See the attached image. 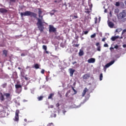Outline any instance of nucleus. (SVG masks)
<instances>
[{
    "label": "nucleus",
    "mask_w": 126,
    "mask_h": 126,
    "mask_svg": "<svg viewBox=\"0 0 126 126\" xmlns=\"http://www.w3.org/2000/svg\"><path fill=\"white\" fill-rule=\"evenodd\" d=\"M123 47L126 48V45H124Z\"/></svg>",
    "instance_id": "3c124183"
},
{
    "label": "nucleus",
    "mask_w": 126,
    "mask_h": 126,
    "mask_svg": "<svg viewBox=\"0 0 126 126\" xmlns=\"http://www.w3.org/2000/svg\"><path fill=\"white\" fill-rule=\"evenodd\" d=\"M95 45H96V46H97V47L100 46V43H99V42L96 43Z\"/></svg>",
    "instance_id": "7c9ffc66"
},
{
    "label": "nucleus",
    "mask_w": 126,
    "mask_h": 126,
    "mask_svg": "<svg viewBox=\"0 0 126 126\" xmlns=\"http://www.w3.org/2000/svg\"><path fill=\"white\" fill-rule=\"evenodd\" d=\"M91 75L89 74H86L83 76V78L84 80H87L90 77Z\"/></svg>",
    "instance_id": "423d86ee"
},
{
    "label": "nucleus",
    "mask_w": 126,
    "mask_h": 126,
    "mask_svg": "<svg viewBox=\"0 0 126 126\" xmlns=\"http://www.w3.org/2000/svg\"><path fill=\"white\" fill-rule=\"evenodd\" d=\"M43 96H40L38 97V99L39 101L42 100L43 99Z\"/></svg>",
    "instance_id": "5701e85b"
},
{
    "label": "nucleus",
    "mask_w": 126,
    "mask_h": 126,
    "mask_svg": "<svg viewBox=\"0 0 126 126\" xmlns=\"http://www.w3.org/2000/svg\"><path fill=\"white\" fill-rule=\"evenodd\" d=\"M97 19L96 18H95V24L97 23Z\"/></svg>",
    "instance_id": "79ce46f5"
},
{
    "label": "nucleus",
    "mask_w": 126,
    "mask_h": 126,
    "mask_svg": "<svg viewBox=\"0 0 126 126\" xmlns=\"http://www.w3.org/2000/svg\"><path fill=\"white\" fill-rule=\"evenodd\" d=\"M97 50L99 52L101 51V47H100V46H99L98 47H97Z\"/></svg>",
    "instance_id": "bb28decb"
},
{
    "label": "nucleus",
    "mask_w": 126,
    "mask_h": 126,
    "mask_svg": "<svg viewBox=\"0 0 126 126\" xmlns=\"http://www.w3.org/2000/svg\"><path fill=\"white\" fill-rule=\"evenodd\" d=\"M95 62V59L94 58H91L88 60V62L90 63H94Z\"/></svg>",
    "instance_id": "6e6552de"
},
{
    "label": "nucleus",
    "mask_w": 126,
    "mask_h": 126,
    "mask_svg": "<svg viewBox=\"0 0 126 126\" xmlns=\"http://www.w3.org/2000/svg\"><path fill=\"white\" fill-rule=\"evenodd\" d=\"M104 12H105V13H106V12H107V10H106V9L105 10Z\"/></svg>",
    "instance_id": "5fc2aeb1"
},
{
    "label": "nucleus",
    "mask_w": 126,
    "mask_h": 126,
    "mask_svg": "<svg viewBox=\"0 0 126 126\" xmlns=\"http://www.w3.org/2000/svg\"><path fill=\"white\" fill-rule=\"evenodd\" d=\"M50 108H54V106L53 105H51V106H50Z\"/></svg>",
    "instance_id": "a18cd8bd"
},
{
    "label": "nucleus",
    "mask_w": 126,
    "mask_h": 126,
    "mask_svg": "<svg viewBox=\"0 0 126 126\" xmlns=\"http://www.w3.org/2000/svg\"><path fill=\"white\" fill-rule=\"evenodd\" d=\"M79 46V44H75L74 45V46L75 47H78Z\"/></svg>",
    "instance_id": "e433bc0d"
},
{
    "label": "nucleus",
    "mask_w": 126,
    "mask_h": 126,
    "mask_svg": "<svg viewBox=\"0 0 126 126\" xmlns=\"http://www.w3.org/2000/svg\"><path fill=\"white\" fill-rule=\"evenodd\" d=\"M20 113V111L19 110H16L15 112V118L14 119V121L15 122H18L19 121V114Z\"/></svg>",
    "instance_id": "f03ea898"
},
{
    "label": "nucleus",
    "mask_w": 126,
    "mask_h": 126,
    "mask_svg": "<svg viewBox=\"0 0 126 126\" xmlns=\"http://www.w3.org/2000/svg\"><path fill=\"white\" fill-rule=\"evenodd\" d=\"M42 13V12L40 9V8H38V17L39 18H37V14L33 13V12H31V11H26V12H24V13H21L20 15L21 17H23V16H31V17H33L34 18L37 19V26L38 28L39 29V30L40 31V32H43V30L44 29L43 24L45 23L44 22V21L43 20V16H41V14Z\"/></svg>",
    "instance_id": "f257e3e1"
},
{
    "label": "nucleus",
    "mask_w": 126,
    "mask_h": 126,
    "mask_svg": "<svg viewBox=\"0 0 126 126\" xmlns=\"http://www.w3.org/2000/svg\"><path fill=\"white\" fill-rule=\"evenodd\" d=\"M121 31H122V29H118L116 30V32H120Z\"/></svg>",
    "instance_id": "cd10ccee"
},
{
    "label": "nucleus",
    "mask_w": 126,
    "mask_h": 126,
    "mask_svg": "<svg viewBox=\"0 0 126 126\" xmlns=\"http://www.w3.org/2000/svg\"><path fill=\"white\" fill-rule=\"evenodd\" d=\"M47 126H54V125L52 123H51L49 124Z\"/></svg>",
    "instance_id": "c756f323"
},
{
    "label": "nucleus",
    "mask_w": 126,
    "mask_h": 126,
    "mask_svg": "<svg viewBox=\"0 0 126 126\" xmlns=\"http://www.w3.org/2000/svg\"><path fill=\"white\" fill-rule=\"evenodd\" d=\"M84 53L83 51L82 50H80L79 51V56H82L84 55Z\"/></svg>",
    "instance_id": "f8f14e48"
},
{
    "label": "nucleus",
    "mask_w": 126,
    "mask_h": 126,
    "mask_svg": "<svg viewBox=\"0 0 126 126\" xmlns=\"http://www.w3.org/2000/svg\"><path fill=\"white\" fill-rule=\"evenodd\" d=\"M104 47H108V45L107 44H105L104 45Z\"/></svg>",
    "instance_id": "f704fd0d"
},
{
    "label": "nucleus",
    "mask_w": 126,
    "mask_h": 126,
    "mask_svg": "<svg viewBox=\"0 0 126 126\" xmlns=\"http://www.w3.org/2000/svg\"><path fill=\"white\" fill-rule=\"evenodd\" d=\"M89 91V90L87 88H85L84 90L83 91V93H82V97H84L85 96L86 93Z\"/></svg>",
    "instance_id": "1a4fd4ad"
},
{
    "label": "nucleus",
    "mask_w": 126,
    "mask_h": 126,
    "mask_svg": "<svg viewBox=\"0 0 126 126\" xmlns=\"http://www.w3.org/2000/svg\"><path fill=\"white\" fill-rule=\"evenodd\" d=\"M4 95L6 96V98H8V97H9L10 95V94L8 93H5L4 94Z\"/></svg>",
    "instance_id": "f3484780"
},
{
    "label": "nucleus",
    "mask_w": 126,
    "mask_h": 126,
    "mask_svg": "<svg viewBox=\"0 0 126 126\" xmlns=\"http://www.w3.org/2000/svg\"><path fill=\"white\" fill-rule=\"evenodd\" d=\"M55 1V2H57V1Z\"/></svg>",
    "instance_id": "680f3d73"
},
{
    "label": "nucleus",
    "mask_w": 126,
    "mask_h": 126,
    "mask_svg": "<svg viewBox=\"0 0 126 126\" xmlns=\"http://www.w3.org/2000/svg\"><path fill=\"white\" fill-rule=\"evenodd\" d=\"M110 50H111V49H114V48H113L111 47V48H110Z\"/></svg>",
    "instance_id": "6e6d98bb"
},
{
    "label": "nucleus",
    "mask_w": 126,
    "mask_h": 126,
    "mask_svg": "<svg viewBox=\"0 0 126 126\" xmlns=\"http://www.w3.org/2000/svg\"><path fill=\"white\" fill-rule=\"evenodd\" d=\"M106 39V38H102V41H103V42H104Z\"/></svg>",
    "instance_id": "a19ab883"
},
{
    "label": "nucleus",
    "mask_w": 126,
    "mask_h": 126,
    "mask_svg": "<svg viewBox=\"0 0 126 126\" xmlns=\"http://www.w3.org/2000/svg\"><path fill=\"white\" fill-rule=\"evenodd\" d=\"M21 91H22V90H20V91L18 93H21Z\"/></svg>",
    "instance_id": "bf43d9fd"
},
{
    "label": "nucleus",
    "mask_w": 126,
    "mask_h": 126,
    "mask_svg": "<svg viewBox=\"0 0 126 126\" xmlns=\"http://www.w3.org/2000/svg\"><path fill=\"white\" fill-rule=\"evenodd\" d=\"M34 67L35 69H39V65L37 63H36L34 65Z\"/></svg>",
    "instance_id": "4468645a"
},
{
    "label": "nucleus",
    "mask_w": 126,
    "mask_h": 126,
    "mask_svg": "<svg viewBox=\"0 0 126 126\" xmlns=\"http://www.w3.org/2000/svg\"><path fill=\"white\" fill-rule=\"evenodd\" d=\"M72 90H73V91H74L75 93H77L76 91L74 89V88H73V87H72Z\"/></svg>",
    "instance_id": "c9c22d12"
},
{
    "label": "nucleus",
    "mask_w": 126,
    "mask_h": 126,
    "mask_svg": "<svg viewBox=\"0 0 126 126\" xmlns=\"http://www.w3.org/2000/svg\"><path fill=\"white\" fill-rule=\"evenodd\" d=\"M77 63V62L75 61V62H73V63H72V64H75V63Z\"/></svg>",
    "instance_id": "de8ad7c7"
},
{
    "label": "nucleus",
    "mask_w": 126,
    "mask_h": 126,
    "mask_svg": "<svg viewBox=\"0 0 126 126\" xmlns=\"http://www.w3.org/2000/svg\"><path fill=\"white\" fill-rule=\"evenodd\" d=\"M69 70L70 71V76H72L73 75L74 72H75V70L72 69V68H70L69 69Z\"/></svg>",
    "instance_id": "9d476101"
},
{
    "label": "nucleus",
    "mask_w": 126,
    "mask_h": 126,
    "mask_svg": "<svg viewBox=\"0 0 126 126\" xmlns=\"http://www.w3.org/2000/svg\"><path fill=\"white\" fill-rule=\"evenodd\" d=\"M21 56L22 57H24V56H25V54H22Z\"/></svg>",
    "instance_id": "37998d69"
},
{
    "label": "nucleus",
    "mask_w": 126,
    "mask_h": 126,
    "mask_svg": "<svg viewBox=\"0 0 126 126\" xmlns=\"http://www.w3.org/2000/svg\"><path fill=\"white\" fill-rule=\"evenodd\" d=\"M53 95H54L53 94H51L48 97V99H51Z\"/></svg>",
    "instance_id": "412c9836"
},
{
    "label": "nucleus",
    "mask_w": 126,
    "mask_h": 126,
    "mask_svg": "<svg viewBox=\"0 0 126 126\" xmlns=\"http://www.w3.org/2000/svg\"><path fill=\"white\" fill-rule=\"evenodd\" d=\"M66 112V111H63V113L64 114V115H65V113Z\"/></svg>",
    "instance_id": "603ef678"
},
{
    "label": "nucleus",
    "mask_w": 126,
    "mask_h": 126,
    "mask_svg": "<svg viewBox=\"0 0 126 126\" xmlns=\"http://www.w3.org/2000/svg\"><path fill=\"white\" fill-rule=\"evenodd\" d=\"M49 31L50 32H55L57 31V30L53 26L50 25Z\"/></svg>",
    "instance_id": "20e7f679"
},
{
    "label": "nucleus",
    "mask_w": 126,
    "mask_h": 126,
    "mask_svg": "<svg viewBox=\"0 0 126 126\" xmlns=\"http://www.w3.org/2000/svg\"><path fill=\"white\" fill-rule=\"evenodd\" d=\"M21 76H22L23 77L25 78V76H24V75L23 74H22Z\"/></svg>",
    "instance_id": "864d4df0"
},
{
    "label": "nucleus",
    "mask_w": 126,
    "mask_h": 126,
    "mask_svg": "<svg viewBox=\"0 0 126 126\" xmlns=\"http://www.w3.org/2000/svg\"><path fill=\"white\" fill-rule=\"evenodd\" d=\"M108 26H109L110 28H113L114 27V24L112 22H110L108 23Z\"/></svg>",
    "instance_id": "9b49d317"
},
{
    "label": "nucleus",
    "mask_w": 126,
    "mask_h": 126,
    "mask_svg": "<svg viewBox=\"0 0 126 126\" xmlns=\"http://www.w3.org/2000/svg\"><path fill=\"white\" fill-rule=\"evenodd\" d=\"M71 17H72V19H78V16L77 15H76V16H71Z\"/></svg>",
    "instance_id": "aec40b11"
},
{
    "label": "nucleus",
    "mask_w": 126,
    "mask_h": 126,
    "mask_svg": "<svg viewBox=\"0 0 126 126\" xmlns=\"http://www.w3.org/2000/svg\"><path fill=\"white\" fill-rule=\"evenodd\" d=\"M115 5L118 7L120 5V2H116Z\"/></svg>",
    "instance_id": "b1692460"
},
{
    "label": "nucleus",
    "mask_w": 126,
    "mask_h": 126,
    "mask_svg": "<svg viewBox=\"0 0 126 126\" xmlns=\"http://www.w3.org/2000/svg\"><path fill=\"white\" fill-rule=\"evenodd\" d=\"M115 49H118L119 48V46L118 45H116L115 47Z\"/></svg>",
    "instance_id": "4c0bfd02"
},
{
    "label": "nucleus",
    "mask_w": 126,
    "mask_h": 126,
    "mask_svg": "<svg viewBox=\"0 0 126 126\" xmlns=\"http://www.w3.org/2000/svg\"><path fill=\"white\" fill-rule=\"evenodd\" d=\"M7 83H4L3 84H2L1 86L2 88H5L7 86Z\"/></svg>",
    "instance_id": "dca6fc26"
},
{
    "label": "nucleus",
    "mask_w": 126,
    "mask_h": 126,
    "mask_svg": "<svg viewBox=\"0 0 126 126\" xmlns=\"http://www.w3.org/2000/svg\"><path fill=\"white\" fill-rule=\"evenodd\" d=\"M110 14H111V12H110Z\"/></svg>",
    "instance_id": "e2e57ef3"
},
{
    "label": "nucleus",
    "mask_w": 126,
    "mask_h": 126,
    "mask_svg": "<svg viewBox=\"0 0 126 126\" xmlns=\"http://www.w3.org/2000/svg\"><path fill=\"white\" fill-rule=\"evenodd\" d=\"M126 16V10H123V12L120 13L119 17L121 19L124 18Z\"/></svg>",
    "instance_id": "7ed1b4c3"
},
{
    "label": "nucleus",
    "mask_w": 126,
    "mask_h": 126,
    "mask_svg": "<svg viewBox=\"0 0 126 126\" xmlns=\"http://www.w3.org/2000/svg\"><path fill=\"white\" fill-rule=\"evenodd\" d=\"M115 63V61H112L109 63H107L105 65L104 68L105 69V71H106V68H108L109 66H110L111 65H112Z\"/></svg>",
    "instance_id": "39448f33"
},
{
    "label": "nucleus",
    "mask_w": 126,
    "mask_h": 126,
    "mask_svg": "<svg viewBox=\"0 0 126 126\" xmlns=\"http://www.w3.org/2000/svg\"><path fill=\"white\" fill-rule=\"evenodd\" d=\"M44 72H45V70L44 69H42V70L41 71V73L42 74H44Z\"/></svg>",
    "instance_id": "473e14b6"
},
{
    "label": "nucleus",
    "mask_w": 126,
    "mask_h": 126,
    "mask_svg": "<svg viewBox=\"0 0 126 126\" xmlns=\"http://www.w3.org/2000/svg\"><path fill=\"white\" fill-rule=\"evenodd\" d=\"M56 117V115L54 114V117Z\"/></svg>",
    "instance_id": "13d9d810"
},
{
    "label": "nucleus",
    "mask_w": 126,
    "mask_h": 126,
    "mask_svg": "<svg viewBox=\"0 0 126 126\" xmlns=\"http://www.w3.org/2000/svg\"><path fill=\"white\" fill-rule=\"evenodd\" d=\"M90 11H89V10H88L87 11H85V13L89 14L90 13Z\"/></svg>",
    "instance_id": "2f4dec72"
},
{
    "label": "nucleus",
    "mask_w": 126,
    "mask_h": 126,
    "mask_svg": "<svg viewBox=\"0 0 126 126\" xmlns=\"http://www.w3.org/2000/svg\"><path fill=\"white\" fill-rule=\"evenodd\" d=\"M7 10L4 9V8H0V13L4 14L7 12Z\"/></svg>",
    "instance_id": "0eeeda50"
},
{
    "label": "nucleus",
    "mask_w": 126,
    "mask_h": 126,
    "mask_svg": "<svg viewBox=\"0 0 126 126\" xmlns=\"http://www.w3.org/2000/svg\"><path fill=\"white\" fill-rule=\"evenodd\" d=\"M125 32H126V30H124L122 32V34H124Z\"/></svg>",
    "instance_id": "72a5a7b5"
},
{
    "label": "nucleus",
    "mask_w": 126,
    "mask_h": 126,
    "mask_svg": "<svg viewBox=\"0 0 126 126\" xmlns=\"http://www.w3.org/2000/svg\"><path fill=\"white\" fill-rule=\"evenodd\" d=\"M18 69H19V70L21 69V68L20 67H18Z\"/></svg>",
    "instance_id": "4d7b16f0"
},
{
    "label": "nucleus",
    "mask_w": 126,
    "mask_h": 126,
    "mask_svg": "<svg viewBox=\"0 0 126 126\" xmlns=\"http://www.w3.org/2000/svg\"><path fill=\"white\" fill-rule=\"evenodd\" d=\"M60 104L58 103L57 104H56V106L57 107H59L60 106Z\"/></svg>",
    "instance_id": "58836bf2"
},
{
    "label": "nucleus",
    "mask_w": 126,
    "mask_h": 126,
    "mask_svg": "<svg viewBox=\"0 0 126 126\" xmlns=\"http://www.w3.org/2000/svg\"><path fill=\"white\" fill-rule=\"evenodd\" d=\"M119 38V36H113L111 39L113 41H114L115 40Z\"/></svg>",
    "instance_id": "ddd939ff"
},
{
    "label": "nucleus",
    "mask_w": 126,
    "mask_h": 126,
    "mask_svg": "<svg viewBox=\"0 0 126 126\" xmlns=\"http://www.w3.org/2000/svg\"><path fill=\"white\" fill-rule=\"evenodd\" d=\"M65 6H66H66H67V5H66V4H65Z\"/></svg>",
    "instance_id": "052dcab7"
},
{
    "label": "nucleus",
    "mask_w": 126,
    "mask_h": 126,
    "mask_svg": "<svg viewBox=\"0 0 126 126\" xmlns=\"http://www.w3.org/2000/svg\"><path fill=\"white\" fill-rule=\"evenodd\" d=\"M88 32H88V31L84 32V34H87L88 33Z\"/></svg>",
    "instance_id": "ea45409f"
},
{
    "label": "nucleus",
    "mask_w": 126,
    "mask_h": 126,
    "mask_svg": "<svg viewBox=\"0 0 126 126\" xmlns=\"http://www.w3.org/2000/svg\"><path fill=\"white\" fill-rule=\"evenodd\" d=\"M42 48H43V49H44L45 51H46V50H47V46H45V45H43V46H42Z\"/></svg>",
    "instance_id": "393cba45"
},
{
    "label": "nucleus",
    "mask_w": 126,
    "mask_h": 126,
    "mask_svg": "<svg viewBox=\"0 0 126 126\" xmlns=\"http://www.w3.org/2000/svg\"><path fill=\"white\" fill-rule=\"evenodd\" d=\"M0 99L1 101L4 100V96L2 94H1V96L0 97Z\"/></svg>",
    "instance_id": "4be33fe9"
},
{
    "label": "nucleus",
    "mask_w": 126,
    "mask_h": 126,
    "mask_svg": "<svg viewBox=\"0 0 126 126\" xmlns=\"http://www.w3.org/2000/svg\"><path fill=\"white\" fill-rule=\"evenodd\" d=\"M15 88L17 89L18 88H22V86L20 85H16Z\"/></svg>",
    "instance_id": "a211bd4d"
},
{
    "label": "nucleus",
    "mask_w": 126,
    "mask_h": 126,
    "mask_svg": "<svg viewBox=\"0 0 126 126\" xmlns=\"http://www.w3.org/2000/svg\"><path fill=\"white\" fill-rule=\"evenodd\" d=\"M27 69L28 68H30V66H28L27 67H26Z\"/></svg>",
    "instance_id": "09e8293b"
},
{
    "label": "nucleus",
    "mask_w": 126,
    "mask_h": 126,
    "mask_svg": "<svg viewBox=\"0 0 126 126\" xmlns=\"http://www.w3.org/2000/svg\"><path fill=\"white\" fill-rule=\"evenodd\" d=\"M68 7H69L70 6V3H68Z\"/></svg>",
    "instance_id": "8fccbe9b"
},
{
    "label": "nucleus",
    "mask_w": 126,
    "mask_h": 126,
    "mask_svg": "<svg viewBox=\"0 0 126 126\" xmlns=\"http://www.w3.org/2000/svg\"><path fill=\"white\" fill-rule=\"evenodd\" d=\"M95 36H96V34H95V33H94V34H93V35H92L91 36V37L92 38H94Z\"/></svg>",
    "instance_id": "c85d7f7f"
},
{
    "label": "nucleus",
    "mask_w": 126,
    "mask_h": 126,
    "mask_svg": "<svg viewBox=\"0 0 126 126\" xmlns=\"http://www.w3.org/2000/svg\"><path fill=\"white\" fill-rule=\"evenodd\" d=\"M120 12V10L118 9V8H117V9H115V13L116 14H118V13Z\"/></svg>",
    "instance_id": "2eb2a0df"
},
{
    "label": "nucleus",
    "mask_w": 126,
    "mask_h": 126,
    "mask_svg": "<svg viewBox=\"0 0 126 126\" xmlns=\"http://www.w3.org/2000/svg\"><path fill=\"white\" fill-rule=\"evenodd\" d=\"M25 79L26 80H28V77H24Z\"/></svg>",
    "instance_id": "c03bdc74"
},
{
    "label": "nucleus",
    "mask_w": 126,
    "mask_h": 126,
    "mask_svg": "<svg viewBox=\"0 0 126 126\" xmlns=\"http://www.w3.org/2000/svg\"><path fill=\"white\" fill-rule=\"evenodd\" d=\"M45 52H46V53L47 54H49V52L47 51V50L45 51Z\"/></svg>",
    "instance_id": "49530a36"
},
{
    "label": "nucleus",
    "mask_w": 126,
    "mask_h": 126,
    "mask_svg": "<svg viewBox=\"0 0 126 126\" xmlns=\"http://www.w3.org/2000/svg\"><path fill=\"white\" fill-rule=\"evenodd\" d=\"M100 80L101 81L102 80V78H103V74L102 73H101L100 74Z\"/></svg>",
    "instance_id": "a878e982"
},
{
    "label": "nucleus",
    "mask_w": 126,
    "mask_h": 126,
    "mask_svg": "<svg viewBox=\"0 0 126 126\" xmlns=\"http://www.w3.org/2000/svg\"><path fill=\"white\" fill-rule=\"evenodd\" d=\"M3 54L5 55V57H6V56H7V51L4 50V51H3Z\"/></svg>",
    "instance_id": "6ab92c4d"
}]
</instances>
